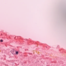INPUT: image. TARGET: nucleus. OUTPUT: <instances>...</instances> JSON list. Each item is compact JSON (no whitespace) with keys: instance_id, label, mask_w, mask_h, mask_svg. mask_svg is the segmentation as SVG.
<instances>
[{"instance_id":"obj_1","label":"nucleus","mask_w":66,"mask_h":66,"mask_svg":"<svg viewBox=\"0 0 66 66\" xmlns=\"http://www.w3.org/2000/svg\"><path fill=\"white\" fill-rule=\"evenodd\" d=\"M18 53H18V52L16 51L15 52V54H17V55H18Z\"/></svg>"},{"instance_id":"obj_2","label":"nucleus","mask_w":66,"mask_h":66,"mask_svg":"<svg viewBox=\"0 0 66 66\" xmlns=\"http://www.w3.org/2000/svg\"><path fill=\"white\" fill-rule=\"evenodd\" d=\"M3 42V40L2 39H1L0 40V42H1V43H2Z\"/></svg>"}]
</instances>
